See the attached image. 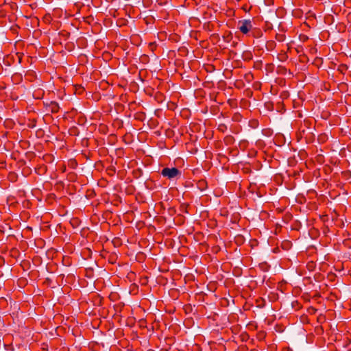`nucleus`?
I'll return each instance as SVG.
<instances>
[{"instance_id":"f257e3e1","label":"nucleus","mask_w":351,"mask_h":351,"mask_svg":"<svg viewBox=\"0 0 351 351\" xmlns=\"http://www.w3.org/2000/svg\"><path fill=\"white\" fill-rule=\"evenodd\" d=\"M160 174L169 180H172L181 176V171L176 167H165L162 169Z\"/></svg>"},{"instance_id":"f03ea898","label":"nucleus","mask_w":351,"mask_h":351,"mask_svg":"<svg viewBox=\"0 0 351 351\" xmlns=\"http://www.w3.org/2000/svg\"><path fill=\"white\" fill-rule=\"evenodd\" d=\"M238 29L243 34H247L252 30V21L250 19L240 20L238 22Z\"/></svg>"},{"instance_id":"7ed1b4c3","label":"nucleus","mask_w":351,"mask_h":351,"mask_svg":"<svg viewBox=\"0 0 351 351\" xmlns=\"http://www.w3.org/2000/svg\"><path fill=\"white\" fill-rule=\"evenodd\" d=\"M312 121H313V119H305L304 120V123H303V125H302L301 128H300V130H301V133H302V134H305V129L303 128H306L307 129H311V126L313 123Z\"/></svg>"},{"instance_id":"20e7f679","label":"nucleus","mask_w":351,"mask_h":351,"mask_svg":"<svg viewBox=\"0 0 351 351\" xmlns=\"http://www.w3.org/2000/svg\"><path fill=\"white\" fill-rule=\"evenodd\" d=\"M133 116L135 119L142 121L146 119L145 113L143 111H136Z\"/></svg>"},{"instance_id":"39448f33","label":"nucleus","mask_w":351,"mask_h":351,"mask_svg":"<svg viewBox=\"0 0 351 351\" xmlns=\"http://www.w3.org/2000/svg\"><path fill=\"white\" fill-rule=\"evenodd\" d=\"M249 125L250 128L255 129V128H258V121L255 119H251L249 121Z\"/></svg>"},{"instance_id":"423d86ee","label":"nucleus","mask_w":351,"mask_h":351,"mask_svg":"<svg viewBox=\"0 0 351 351\" xmlns=\"http://www.w3.org/2000/svg\"><path fill=\"white\" fill-rule=\"evenodd\" d=\"M252 35L253 37L257 38L262 36L263 34L260 29H254L252 30Z\"/></svg>"},{"instance_id":"0eeeda50","label":"nucleus","mask_w":351,"mask_h":351,"mask_svg":"<svg viewBox=\"0 0 351 351\" xmlns=\"http://www.w3.org/2000/svg\"><path fill=\"white\" fill-rule=\"evenodd\" d=\"M276 39L279 42H283L285 40V35L282 33L276 34Z\"/></svg>"},{"instance_id":"6e6552de","label":"nucleus","mask_w":351,"mask_h":351,"mask_svg":"<svg viewBox=\"0 0 351 351\" xmlns=\"http://www.w3.org/2000/svg\"><path fill=\"white\" fill-rule=\"evenodd\" d=\"M147 123L150 126H154L158 124L156 119H154L153 117H150Z\"/></svg>"},{"instance_id":"1a4fd4ad","label":"nucleus","mask_w":351,"mask_h":351,"mask_svg":"<svg viewBox=\"0 0 351 351\" xmlns=\"http://www.w3.org/2000/svg\"><path fill=\"white\" fill-rule=\"evenodd\" d=\"M330 115V111H322L321 117L324 119H327Z\"/></svg>"},{"instance_id":"9d476101","label":"nucleus","mask_w":351,"mask_h":351,"mask_svg":"<svg viewBox=\"0 0 351 351\" xmlns=\"http://www.w3.org/2000/svg\"><path fill=\"white\" fill-rule=\"evenodd\" d=\"M241 119V115L239 113H235L232 118L234 121H240Z\"/></svg>"},{"instance_id":"9b49d317","label":"nucleus","mask_w":351,"mask_h":351,"mask_svg":"<svg viewBox=\"0 0 351 351\" xmlns=\"http://www.w3.org/2000/svg\"><path fill=\"white\" fill-rule=\"evenodd\" d=\"M36 122L35 119L29 120V123H27L28 128H34L36 126Z\"/></svg>"},{"instance_id":"f8f14e48","label":"nucleus","mask_w":351,"mask_h":351,"mask_svg":"<svg viewBox=\"0 0 351 351\" xmlns=\"http://www.w3.org/2000/svg\"><path fill=\"white\" fill-rule=\"evenodd\" d=\"M75 93L77 92L79 94H81L84 91V88L81 86H75Z\"/></svg>"},{"instance_id":"ddd939ff","label":"nucleus","mask_w":351,"mask_h":351,"mask_svg":"<svg viewBox=\"0 0 351 351\" xmlns=\"http://www.w3.org/2000/svg\"><path fill=\"white\" fill-rule=\"evenodd\" d=\"M267 45L268 46L267 47H269V48L272 49L274 47L275 43L273 41H269V42L267 43Z\"/></svg>"},{"instance_id":"4468645a","label":"nucleus","mask_w":351,"mask_h":351,"mask_svg":"<svg viewBox=\"0 0 351 351\" xmlns=\"http://www.w3.org/2000/svg\"><path fill=\"white\" fill-rule=\"evenodd\" d=\"M55 108H59L58 103H56V102H51V108H52V110H53Z\"/></svg>"},{"instance_id":"2eb2a0df","label":"nucleus","mask_w":351,"mask_h":351,"mask_svg":"<svg viewBox=\"0 0 351 351\" xmlns=\"http://www.w3.org/2000/svg\"><path fill=\"white\" fill-rule=\"evenodd\" d=\"M243 56H245V60H247V59L250 60V59L252 58V55H251V53H245V54H244Z\"/></svg>"},{"instance_id":"dca6fc26","label":"nucleus","mask_w":351,"mask_h":351,"mask_svg":"<svg viewBox=\"0 0 351 351\" xmlns=\"http://www.w3.org/2000/svg\"><path fill=\"white\" fill-rule=\"evenodd\" d=\"M223 128H226V125H219V129L223 130Z\"/></svg>"},{"instance_id":"f3484780","label":"nucleus","mask_w":351,"mask_h":351,"mask_svg":"<svg viewBox=\"0 0 351 351\" xmlns=\"http://www.w3.org/2000/svg\"><path fill=\"white\" fill-rule=\"evenodd\" d=\"M158 112H159V111H156V110H154V114L156 116H157L158 117H159V114H158Z\"/></svg>"},{"instance_id":"a211bd4d","label":"nucleus","mask_w":351,"mask_h":351,"mask_svg":"<svg viewBox=\"0 0 351 351\" xmlns=\"http://www.w3.org/2000/svg\"><path fill=\"white\" fill-rule=\"evenodd\" d=\"M189 112V111H182V110H180V114L181 116H184V115L182 114V112H186H186Z\"/></svg>"},{"instance_id":"6ab92c4d","label":"nucleus","mask_w":351,"mask_h":351,"mask_svg":"<svg viewBox=\"0 0 351 351\" xmlns=\"http://www.w3.org/2000/svg\"><path fill=\"white\" fill-rule=\"evenodd\" d=\"M83 121H84V119L82 117H80V120L79 121V122L82 124Z\"/></svg>"},{"instance_id":"aec40b11","label":"nucleus","mask_w":351,"mask_h":351,"mask_svg":"<svg viewBox=\"0 0 351 351\" xmlns=\"http://www.w3.org/2000/svg\"><path fill=\"white\" fill-rule=\"evenodd\" d=\"M299 117H302V114L301 113H299Z\"/></svg>"},{"instance_id":"412c9836","label":"nucleus","mask_w":351,"mask_h":351,"mask_svg":"<svg viewBox=\"0 0 351 351\" xmlns=\"http://www.w3.org/2000/svg\"><path fill=\"white\" fill-rule=\"evenodd\" d=\"M48 117V114H45V119H47Z\"/></svg>"},{"instance_id":"4be33fe9","label":"nucleus","mask_w":351,"mask_h":351,"mask_svg":"<svg viewBox=\"0 0 351 351\" xmlns=\"http://www.w3.org/2000/svg\"><path fill=\"white\" fill-rule=\"evenodd\" d=\"M51 112L52 113H53V112H58V111H53V110H51Z\"/></svg>"},{"instance_id":"5701e85b","label":"nucleus","mask_w":351,"mask_h":351,"mask_svg":"<svg viewBox=\"0 0 351 351\" xmlns=\"http://www.w3.org/2000/svg\"><path fill=\"white\" fill-rule=\"evenodd\" d=\"M221 114L222 116H223V117L225 116V115H224V114L223 113V112H221Z\"/></svg>"},{"instance_id":"b1692460","label":"nucleus","mask_w":351,"mask_h":351,"mask_svg":"<svg viewBox=\"0 0 351 351\" xmlns=\"http://www.w3.org/2000/svg\"><path fill=\"white\" fill-rule=\"evenodd\" d=\"M297 12H298L297 10L295 11V12H294L295 15H296Z\"/></svg>"},{"instance_id":"393cba45","label":"nucleus","mask_w":351,"mask_h":351,"mask_svg":"<svg viewBox=\"0 0 351 351\" xmlns=\"http://www.w3.org/2000/svg\"><path fill=\"white\" fill-rule=\"evenodd\" d=\"M183 110H189L188 108H182Z\"/></svg>"}]
</instances>
